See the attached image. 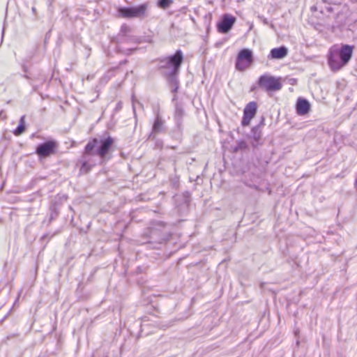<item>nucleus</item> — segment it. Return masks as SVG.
I'll list each match as a JSON object with an SVG mask.
<instances>
[{"mask_svg":"<svg viewBox=\"0 0 357 357\" xmlns=\"http://www.w3.org/2000/svg\"><path fill=\"white\" fill-rule=\"evenodd\" d=\"M148 7V3L137 6L121 7L118 9V13L123 18H143L146 15Z\"/></svg>","mask_w":357,"mask_h":357,"instance_id":"nucleus-5","label":"nucleus"},{"mask_svg":"<svg viewBox=\"0 0 357 357\" xmlns=\"http://www.w3.org/2000/svg\"><path fill=\"white\" fill-rule=\"evenodd\" d=\"M257 84L259 87L268 92L279 91L282 86L280 77L268 74L261 75L257 81Z\"/></svg>","mask_w":357,"mask_h":357,"instance_id":"nucleus-6","label":"nucleus"},{"mask_svg":"<svg viewBox=\"0 0 357 357\" xmlns=\"http://www.w3.org/2000/svg\"><path fill=\"white\" fill-rule=\"evenodd\" d=\"M176 100V96L173 98V100Z\"/></svg>","mask_w":357,"mask_h":357,"instance_id":"nucleus-27","label":"nucleus"},{"mask_svg":"<svg viewBox=\"0 0 357 357\" xmlns=\"http://www.w3.org/2000/svg\"><path fill=\"white\" fill-rule=\"evenodd\" d=\"M57 213L56 211L53 212L52 210L51 216H50V221L54 218V215H56Z\"/></svg>","mask_w":357,"mask_h":357,"instance_id":"nucleus-22","label":"nucleus"},{"mask_svg":"<svg viewBox=\"0 0 357 357\" xmlns=\"http://www.w3.org/2000/svg\"><path fill=\"white\" fill-rule=\"evenodd\" d=\"M121 102H119L116 106V109H121Z\"/></svg>","mask_w":357,"mask_h":357,"instance_id":"nucleus-23","label":"nucleus"},{"mask_svg":"<svg viewBox=\"0 0 357 357\" xmlns=\"http://www.w3.org/2000/svg\"><path fill=\"white\" fill-rule=\"evenodd\" d=\"M295 82H296V79H291V84H294Z\"/></svg>","mask_w":357,"mask_h":357,"instance_id":"nucleus-26","label":"nucleus"},{"mask_svg":"<svg viewBox=\"0 0 357 357\" xmlns=\"http://www.w3.org/2000/svg\"><path fill=\"white\" fill-rule=\"evenodd\" d=\"M174 185L175 187H177V186H178V180H175V181H174Z\"/></svg>","mask_w":357,"mask_h":357,"instance_id":"nucleus-24","label":"nucleus"},{"mask_svg":"<svg viewBox=\"0 0 357 357\" xmlns=\"http://www.w3.org/2000/svg\"><path fill=\"white\" fill-rule=\"evenodd\" d=\"M98 139V144L96 146V150H94V151L96 154L101 158V160H105L107 153H109L112 149L114 144V139L110 136H107V137H101L100 139Z\"/></svg>","mask_w":357,"mask_h":357,"instance_id":"nucleus-7","label":"nucleus"},{"mask_svg":"<svg viewBox=\"0 0 357 357\" xmlns=\"http://www.w3.org/2000/svg\"><path fill=\"white\" fill-rule=\"evenodd\" d=\"M294 333H295L296 335H298V329L295 330L294 331Z\"/></svg>","mask_w":357,"mask_h":357,"instance_id":"nucleus-25","label":"nucleus"},{"mask_svg":"<svg viewBox=\"0 0 357 357\" xmlns=\"http://www.w3.org/2000/svg\"><path fill=\"white\" fill-rule=\"evenodd\" d=\"M236 17L229 14H224L217 24L218 31L222 33H228L234 26Z\"/></svg>","mask_w":357,"mask_h":357,"instance_id":"nucleus-10","label":"nucleus"},{"mask_svg":"<svg viewBox=\"0 0 357 357\" xmlns=\"http://www.w3.org/2000/svg\"><path fill=\"white\" fill-rule=\"evenodd\" d=\"M185 116L184 109L182 105L176 102L175 105L174 119L177 128L181 130L182 128L183 119Z\"/></svg>","mask_w":357,"mask_h":357,"instance_id":"nucleus-13","label":"nucleus"},{"mask_svg":"<svg viewBox=\"0 0 357 357\" xmlns=\"http://www.w3.org/2000/svg\"><path fill=\"white\" fill-rule=\"evenodd\" d=\"M288 54V49L285 46L273 48L271 50L269 57L274 59H282Z\"/></svg>","mask_w":357,"mask_h":357,"instance_id":"nucleus-15","label":"nucleus"},{"mask_svg":"<svg viewBox=\"0 0 357 357\" xmlns=\"http://www.w3.org/2000/svg\"><path fill=\"white\" fill-rule=\"evenodd\" d=\"M172 2V0H159L158 1V7L165 9L169 7Z\"/></svg>","mask_w":357,"mask_h":357,"instance_id":"nucleus-18","label":"nucleus"},{"mask_svg":"<svg viewBox=\"0 0 357 357\" xmlns=\"http://www.w3.org/2000/svg\"><path fill=\"white\" fill-rule=\"evenodd\" d=\"M56 143L53 141H47L40 144L36 148V153L40 158H45L54 153Z\"/></svg>","mask_w":357,"mask_h":357,"instance_id":"nucleus-11","label":"nucleus"},{"mask_svg":"<svg viewBox=\"0 0 357 357\" xmlns=\"http://www.w3.org/2000/svg\"><path fill=\"white\" fill-rule=\"evenodd\" d=\"M98 144V138H93L86 144L84 152L78 161L81 164L80 171L82 172L88 173L96 165V161L93 160V157L97 155L94 151V149Z\"/></svg>","mask_w":357,"mask_h":357,"instance_id":"nucleus-3","label":"nucleus"},{"mask_svg":"<svg viewBox=\"0 0 357 357\" xmlns=\"http://www.w3.org/2000/svg\"><path fill=\"white\" fill-rule=\"evenodd\" d=\"M165 131V121L157 115L152 128V133H160Z\"/></svg>","mask_w":357,"mask_h":357,"instance_id":"nucleus-16","label":"nucleus"},{"mask_svg":"<svg viewBox=\"0 0 357 357\" xmlns=\"http://www.w3.org/2000/svg\"><path fill=\"white\" fill-rule=\"evenodd\" d=\"M252 61V53L248 49L241 50L237 56L236 68L240 71H243Z\"/></svg>","mask_w":357,"mask_h":357,"instance_id":"nucleus-8","label":"nucleus"},{"mask_svg":"<svg viewBox=\"0 0 357 357\" xmlns=\"http://www.w3.org/2000/svg\"><path fill=\"white\" fill-rule=\"evenodd\" d=\"M183 61V54L178 50L173 55H170L160 61V68L165 70L168 82L172 85V92L175 93L178 89L177 75Z\"/></svg>","mask_w":357,"mask_h":357,"instance_id":"nucleus-1","label":"nucleus"},{"mask_svg":"<svg viewBox=\"0 0 357 357\" xmlns=\"http://www.w3.org/2000/svg\"><path fill=\"white\" fill-rule=\"evenodd\" d=\"M296 344H297L298 345L299 344V341H298V340H297Z\"/></svg>","mask_w":357,"mask_h":357,"instance_id":"nucleus-28","label":"nucleus"},{"mask_svg":"<svg viewBox=\"0 0 357 357\" xmlns=\"http://www.w3.org/2000/svg\"><path fill=\"white\" fill-rule=\"evenodd\" d=\"M319 4H321V3H317V6H312V7H311V10H312V11H315V10H317L318 9H319Z\"/></svg>","mask_w":357,"mask_h":357,"instance_id":"nucleus-20","label":"nucleus"},{"mask_svg":"<svg viewBox=\"0 0 357 357\" xmlns=\"http://www.w3.org/2000/svg\"><path fill=\"white\" fill-rule=\"evenodd\" d=\"M250 139V143L254 148L257 147L261 144V131L259 126H255L252 128Z\"/></svg>","mask_w":357,"mask_h":357,"instance_id":"nucleus-14","label":"nucleus"},{"mask_svg":"<svg viewBox=\"0 0 357 357\" xmlns=\"http://www.w3.org/2000/svg\"><path fill=\"white\" fill-rule=\"evenodd\" d=\"M25 130V125L19 124L17 128L14 130L13 133L16 136L22 135Z\"/></svg>","mask_w":357,"mask_h":357,"instance_id":"nucleus-19","label":"nucleus"},{"mask_svg":"<svg viewBox=\"0 0 357 357\" xmlns=\"http://www.w3.org/2000/svg\"><path fill=\"white\" fill-rule=\"evenodd\" d=\"M310 110V104L307 100L299 98L296 102V112L298 115L307 114Z\"/></svg>","mask_w":357,"mask_h":357,"instance_id":"nucleus-12","label":"nucleus"},{"mask_svg":"<svg viewBox=\"0 0 357 357\" xmlns=\"http://www.w3.org/2000/svg\"><path fill=\"white\" fill-rule=\"evenodd\" d=\"M354 48L353 45L347 44L332 46L328 55V63L331 69L335 72L347 66L352 57Z\"/></svg>","mask_w":357,"mask_h":357,"instance_id":"nucleus-2","label":"nucleus"},{"mask_svg":"<svg viewBox=\"0 0 357 357\" xmlns=\"http://www.w3.org/2000/svg\"><path fill=\"white\" fill-rule=\"evenodd\" d=\"M24 119H25L24 116H21L20 120V124L25 125Z\"/></svg>","mask_w":357,"mask_h":357,"instance_id":"nucleus-21","label":"nucleus"},{"mask_svg":"<svg viewBox=\"0 0 357 357\" xmlns=\"http://www.w3.org/2000/svg\"><path fill=\"white\" fill-rule=\"evenodd\" d=\"M257 110V105L255 101L248 103L243 109V116L241 121L243 126H247L251 120L255 116Z\"/></svg>","mask_w":357,"mask_h":357,"instance_id":"nucleus-9","label":"nucleus"},{"mask_svg":"<svg viewBox=\"0 0 357 357\" xmlns=\"http://www.w3.org/2000/svg\"><path fill=\"white\" fill-rule=\"evenodd\" d=\"M326 0H321V4L319 5V11L322 14H325L326 12L332 13L333 11V8L331 6H326Z\"/></svg>","mask_w":357,"mask_h":357,"instance_id":"nucleus-17","label":"nucleus"},{"mask_svg":"<svg viewBox=\"0 0 357 357\" xmlns=\"http://www.w3.org/2000/svg\"><path fill=\"white\" fill-rule=\"evenodd\" d=\"M141 42L140 39L132 34L131 28L126 25L123 24L121 27V31L119 34V40H118V48L120 51L125 52L126 54H131L133 51L136 50V47H131L127 50H124L123 44L124 43H133L137 44Z\"/></svg>","mask_w":357,"mask_h":357,"instance_id":"nucleus-4","label":"nucleus"}]
</instances>
